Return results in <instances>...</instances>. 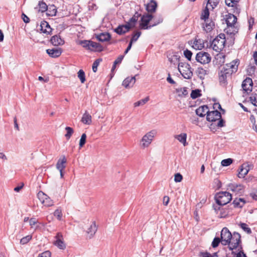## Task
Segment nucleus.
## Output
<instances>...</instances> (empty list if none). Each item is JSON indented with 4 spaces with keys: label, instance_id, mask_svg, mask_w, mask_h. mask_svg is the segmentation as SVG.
I'll list each match as a JSON object with an SVG mask.
<instances>
[{
    "label": "nucleus",
    "instance_id": "6",
    "mask_svg": "<svg viewBox=\"0 0 257 257\" xmlns=\"http://www.w3.org/2000/svg\"><path fill=\"white\" fill-rule=\"evenodd\" d=\"M178 67L179 71L184 78L189 79L192 77L193 72L189 64L180 62Z\"/></svg>",
    "mask_w": 257,
    "mask_h": 257
},
{
    "label": "nucleus",
    "instance_id": "27",
    "mask_svg": "<svg viewBox=\"0 0 257 257\" xmlns=\"http://www.w3.org/2000/svg\"><path fill=\"white\" fill-rule=\"evenodd\" d=\"M110 35L108 33H102L96 36L97 39L100 42H105L108 41L110 39Z\"/></svg>",
    "mask_w": 257,
    "mask_h": 257
},
{
    "label": "nucleus",
    "instance_id": "28",
    "mask_svg": "<svg viewBox=\"0 0 257 257\" xmlns=\"http://www.w3.org/2000/svg\"><path fill=\"white\" fill-rule=\"evenodd\" d=\"M175 138L179 141L181 143L183 144L184 146H186L187 144L186 142L187 134L185 133H182L180 135H176Z\"/></svg>",
    "mask_w": 257,
    "mask_h": 257
},
{
    "label": "nucleus",
    "instance_id": "15",
    "mask_svg": "<svg viewBox=\"0 0 257 257\" xmlns=\"http://www.w3.org/2000/svg\"><path fill=\"white\" fill-rule=\"evenodd\" d=\"M38 31H40L41 33L46 34H49L51 32L52 29L48 22L43 21L38 28Z\"/></svg>",
    "mask_w": 257,
    "mask_h": 257
},
{
    "label": "nucleus",
    "instance_id": "50",
    "mask_svg": "<svg viewBox=\"0 0 257 257\" xmlns=\"http://www.w3.org/2000/svg\"><path fill=\"white\" fill-rule=\"evenodd\" d=\"M86 135L85 134H83L81 137L80 142H79V146L80 147H82L86 142Z\"/></svg>",
    "mask_w": 257,
    "mask_h": 257
},
{
    "label": "nucleus",
    "instance_id": "53",
    "mask_svg": "<svg viewBox=\"0 0 257 257\" xmlns=\"http://www.w3.org/2000/svg\"><path fill=\"white\" fill-rule=\"evenodd\" d=\"M184 55L185 57L189 61L191 59V57L192 55V53L191 51L186 49L184 51Z\"/></svg>",
    "mask_w": 257,
    "mask_h": 257
},
{
    "label": "nucleus",
    "instance_id": "61",
    "mask_svg": "<svg viewBox=\"0 0 257 257\" xmlns=\"http://www.w3.org/2000/svg\"><path fill=\"white\" fill-rule=\"evenodd\" d=\"M37 222L38 221L34 218H32L29 220V224L32 228H33L37 224Z\"/></svg>",
    "mask_w": 257,
    "mask_h": 257
},
{
    "label": "nucleus",
    "instance_id": "62",
    "mask_svg": "<svg viewBox=\"0 0 257 257\" xmlns=\"http://www.w3.org/2000/svg\"><path fill=\"white\" fill-rule=\"evenodd\" d=\"M199 257H213L212 254L207 252H200Z\"/></svg>",
    "mask_w": 257,
    "mask_h": 257
},
{
    "label": "nucleus",
    "instance_id": "20",
    "mask_svg": "<svg viewBox=\"0 0 257 257\" xmlns=\"http://www.w3.org/2000/svg\"><path fill=\"white\" fill-rule=\"evenodd\" d=\"M214 27V23L210 20L205 21L202 26L203 30L207 33L210 32L213 29Z\"/></svg>",
    "mask_w": 257,
    "mask_h": 257
},
{
    "label": "nucleus",
    "instance_id": "51",
    "mask_svg": "<svg viewBox=\"0 0 257 257\" xmlns=\"http://www.w3.org/2000/svg\"><path fill=\"white\" fill-rule=\"evenodd\" d=\"M54 215L55 216L57 217L58 220H60L62 216L61 210L59 209H56L54 212Z\"/></svg>",
    "mask_w": 257,
    "mask_h": 257
},
{
    "label": "nucleus",
    "instance_id": "11",
    "mask_svg": "<svg viewBox=\"0 0 257 257\" xmlns=\"http://www.w3.org/2000/svg\"><path fill=\"white\" fill-rule=\"evenodd\" d=\"M153 17L151 14L143 15L141 18L140 27L142 29H149L153 27L152 25L148 26L149 23L152 20Z\"/></svg>",
    "mask_w": 257,
    "mask_h": 257
},
{
    "label": "nucleus",
    "instance_id": "5",
    "mask_svg": "<svg viewBox=\"0 0 257 257\" xmlns=\"http://www.w3.org/2000/svg\"><path fill=\"white\" fill-rule=\"evenodd\" d=\"M215 199L218 205L223 206L231 201L232 196L231 194L228 192H221L215 195Z\"/></svg>",
    "mask_w": 257,
    "mask_h": 257
},
{
    "label": "nucleus",
    "instance_id": "64",
    "mask_svg": "<svg viewBox=\"0 0 257 257\" xmlns=\"http://www.w3.org/2000/svg\"><path fill=\"white\" fill-rule=\"evenodd\" d=\"M250 196L255 200H257V190L253 191L250 193Z\"/></svg>",
    "mask_w": 257,
    "mask_h": 257
},
{
    "label": "nucleus",
    "instance_id": "47",
    "mask_svg": "<svg viewBox=\"0 0 257 257\" xmlns=\"http://www.w3.org/2000/svg\"><path fill=\"white\" fill-rule=\"evenodd\" d=\"M198 73L200 78L204 77L205 75L208 74V71L202 68H199L198 69Z\"/></svg>",
    "mask_w": 257,
    "mask_h": 257
},
{
    "label": "nucleus",
    "instance_id": "60",
    "mask_svg": "<svg viewBox=\"0 0 257 257\" xmlns=\"http://www.w3.org/2000/svg\"><path fill=\"white\" fill-rule=\"evenodd\" d=\"M221 206L222 205H218V204H217L216 205H213V209L217 215L218 214V213L220 211V210L222 208L221 207Z\"/></svg>",
    "mask_w": 257,
    "mask_h": 257
},
{
    "label": "nucleus",
    "instance_id": "17",
    "mask_svg": "<svg viewBox=\"0 0 257 257\" xmlns=\"http://www.w3.org/2000/svg\"><path fill=\"white\" fill-rule=\"evenodd\" d=\"M131 27V24L127 23L124 25H120L118 26L115 29V32L118 35H122L128 32L130 30Z\"/></svg>",
    "mask_w": 257,
    "mask_h": 257
},
{
    "label": "nucleus",
    "instance_id": "30",
    "mask_svg": "<svg viewBox=\"0 0 257 257\" xmlns=\"http://www.w3.org/2000/svg\"><path fill=\"white\" fill-rule=\"evenodd\" d=\"M90 44V50H91V51L95 50V51H101L102 50V47L99 43H96V42L91 41Z\"/></svg>",
    "mask_w": 257,
    "mask_h": 257
},
{
    "label": "nucleus",
    "instance_id": "34",
    "mask_svg": "<svg viewBox=\"0 0 257 257\" xmlns=\"http://www.w3.org/2000/svg\"><path fill=\"white\" fill-rule=\"evenodd\" d=\"M193 47H194L196 49L201 50L204 47V44L203 43V41L199 39V40H196L194 42V45Z\"/></svg>",
    "mask_w": 257,
    "mask_h": 257
},
{
    "label": "nucleus",
    "instance_id": "9",
    "mask_svg": "<svg viewBox=\"0 0 257 257\" xmlns=\"http://www.w3.org/2000/svg\"><path fill=\"white\" fill-rule=\"evenodd\" d=\"M240 235L237 232H234L232 235L228 247L230 250H232L234 249H236L239 245L241 242Z\"/></svg>",
    "mask_w": 257,
    "mask_h": 257
},
{
    "label": "nucleus",
    "instance_id": "41",
    "mask_svg": "<svg viewBox=\"0 0 257 257\" xmlns=\"http://www.w3.org/2000/svg\"><path fill=\"white\" fill-rule=\"evenodd\" d=\"M240 227L247 233L250 234L251 233V230L249 227H248V225L244 223H241L240 224Z\"/></svg>",
    "mask_w": 257,
    "mask_h": 257
},
{
    "label": "nucleus",
    "instance_id": "24",
    "mask_svg": "<svg viewBox=\"0 0 257 257\" xmlns=\"http://www.w3.org/2000/svg\"><path fill=\"white\" fill-rule=\"evenodd\" d=\"M51 42L54 46L62 45L64 43V41L61 38L60 36H53L51 39Z\"/></svg>",
    "mask_w": 257,
    "mask_h": 257
},
{
    "label": "nucleus",
    "instance_id": "40",
    "mask_svg": "<svg viewBox=\"0 0 257 257\" xmlns=\"http://www.w3.org/2000/svg\"><path fill=\"white\" fill-rule=\"evenodd\" d=\"M78 77L80 79L82 83H83L85 81V73L82 70H80L78 72Z\"/></svg>",
    "mask_w": 257,
    "mask_h": 257
},
{
    "label": "nucleus",
    "instance_id": "55",
    "mask_svg": "<svg viewBox=\"0 0 257 257\" xmlns=\"http://www.w3.org/2000/svg\"><path fill=\"white\" fill-rule=\"evenodd\" d=\"M183 179L182 175L180 173H176L174 176V181L176 182H180Z\"/></svg>",
    "mask_w": 257,
    "mask_h": 257
},
{
    "label": "nucleus",
    "instance_id": "2",
    "mask_svg": "<svg viewBox=\"0 0 257 257\" xmlns=\"http://www.w3.org/2000/svg\"><path fill=\"white\" fill-rule=\"evenodd\" d=\"M206 119L208 121L213 122L210 125V128H213V126L215 125L218 127L224 126L225 121L221 118V113L218 110L207 111Z\"/></svg>",
    "mask_w": 257,
    "mask_h": 257
},
{
    "label": "nucleus",
    "instance_id": "36",
    "mask_svg": "<svg viewBox=\"0 0 257 257\" xmlns=\"http://www.w3.org/2000/svg\"><path fill=\"white\" fill-rule=\"evenodd\" d=\"M37 196H38L39 199L40 200V201L41 202V203L42 204L44 203V201H45V200L48 197L46 194H45L42 191H40L38 193Z\"/></svg>",
    "mask_w": 257,
    "mask_h": 257
},
{
    "label": "nucleus",
    "instance_id": "56",
    "mask_svg": "<svg viewBox=\"0 0 257 257\" xmlns=\"http://www.w3.org/2000/svg\"><path fill=\"white\" fill-rule=\"evenodd\" d=\"M163 18L162 17H159L158 18L154 19V23L152 24L153 27L163 22Z\"/></svg>",
    "mask_w": 257,
    "mask_h": 257
},
{
    "label": "nucleus",
    "instance_id": "18",
    "mask_svg": "<svg viewBox=\"0 0 257 257\" xmlns=\"http://www.w3.org/2000/svg\"><path fill=\"white\" fill-rule=\"evenodd\" d=\"M47 54L52 58L58 57L62 53V49L60 48H53L46 50Z\"/></svg>",
    "mask_w": 257,
    "mask_h": 257
},
{
    "label": "nucleus",
    "instance_id": "59",
    "mask_svg": "<svg viewBox=\"0 0 257 257\" xmlns=\"http://www.w3.org/2000/svg\"><path fill=\"white\" fill-rule=\"evenodd\" d=\"M139 16V15L138 13H136V14L130 20V22L128 23L130 24L131 23L135 24L138 21Z\"/></svg>",
    "mask_w": 257,
    "mask_h": 257
},
{
    "label": "nucleus",
    "instance_id": "42",
    "mask_svg": "<svg viewBox=\"0 0 257 257\" xmlns=\"http://www.w3.org/2000/svg\"><path fill=\"white\" fill-rule=\"evenodd\" d=\"M251 103L254 106H257V94L255 93L251 94L249 97Z\"/></svg>",
    "mask_w": 257,
    "mask_h": 257
},
{
    "label": "nucleus",
    "instance_id": "10",
    "mask_svg": "<svg viewBox=\"0 0 257 257\" xmlns=\"http://www.w3.org/2000/svg\"><path fill=\"white\" fill-rule=\"evenodd\" d=\"M211 57L207 52L201 51L198 53L196 56V60L201 64H207L211 61Z\"/></svg>",
    "mask_w": 257,
    "mask_h": 257
},
{
    "label": "nucleus",
    "instance_id": "3",
    "mask_svg": "<svg viewBox=\"0 0 257 257\" xmlns=\"http://www.w3.org/2000/svg\"><path fill=\"white\" fill-rule=\"evenodd\" d=\"M237 18L233 14L226 15V23L227 26L226 32L229 34H235L238 32V28L235 26Z\"/></svg>",
    "mask_w": 257,
    "mask_h": 257
},
{
    "label": "nucleus",
    "instance_id": "32",
    "mask_svg": "<svg viewBox=\"0 0 257 257\" xmlns=\"http://www.w3.org/2000/svg\"><path fill=\"white\" fill-rule=\"evenodd\" d=\"M209 12L208 8L206 7L202 11L201 19L204 21L209 20Z\"/></svg>",
    "mask_w": 257,
    "mask_h": 257
},
{
    "label": "nucleus",
    "instance_id": "39",
    "mask_svg": "<svg viewBox=\"0 0 257 257\" xmlns=\"http://www.w3.org/2000/svg\"><path fill=\"white\" fill-rule=\"evenodd\" d=\"M201 96L200 90L199 89H195L192 91L191 93V97L192 99H196Z\"/></svg>",
    "mask_w": 257,
    "mask_h": 257
},
{
    "label": "nucleus",
    "instance_id": "23",
    "mask_svg": "<svg viewBox=\"0 0 257 257\" xmlns=\"http://www.w3.org/2000/svg\"><path fill=\"white\" fill-rule=\"evenodd\" d=\"M66 159L65 156L61 157L56 164V168L59 170H63L66 167Z\"/></svg>",
    "mask_w": 257,
    "mask_h": 257
},
{
    "label": "nucleus",
    "instance_id": "46",
    "mask_svg": "<svg viewBox=\"0 0 257 257\" xmlns=\"http://www.w3.org/2000/svg\"><path fill=\"white\" fill-rule=\"evenodd\" d=\"M43 204L47 207L52 206L54 204L53 200L48 196L47 198L44 201Z\"/></svg>",
    "mask_w": 257,
    "mask_h": 257
},
{
    "label": "nucleus",
    "instance_id": "44",
    "mask_svg": "<svg viewBox=\"0 0 257 257\" xmlns=\"http://www.w3.org/2000/svg\"><path fill=\"white\" fill-rule=\"evenodd\" d=\"M220 0H208L207 4H210V6L213 9L219 4Z\"/></svg>",
    "mask_w": 257,
    "mask_h": 257
},
{
    "label": "nucleus",
    "instance_id": "19",
    "mask_svg": "<svg viewBox=\"0 0 257 257\" xmlns=\"http://www.w3.org/2000/svg\"><path fill=\"white\" fill-rule=\"evenodd\" d=\"M136 82V76L126 78L122 82V85L126 88L132 87Z\"/></svg>",
    "mask_w": 257,
    "mask_h": 257
},
{
    "label": "nucleus",
    "instance_id": "45",
    "mask_svg": "<svg viewBox=\"0 0 257 257\" xmlns=\"http://www.w3.org/2000/svg\"><path fill=\"white\" fill-rule=\"evenodd\" d=\"M141 32H136L135 34H134L133 35V37H132V39H131V41L130 42V43H132V44H133V42L137 41L138 40V39H139V38L140 37V36H141Z\"/></svg>",
    "mask_w": 257,
    "mask_h": 257
},
{
    "label": "nucleus",
    "instance_id": "58",
    "mask_svg": "<svg viewBox=\"0 0 257 257\" xmlns=\"http://www.w3.org/2000/svg\"><path fill=\"white\" fill-rule=\"evenodd\" d=\"M51 253L50 251H45L40 254L38 257H51Z\"/></svg>",
    "mask_w": 257,
    "mask_h": 257
},
{
    "label": "nucleus",
    "instance_id": "38",
    "mask_svg": "<svg viewBox=\"0 0 257 257\" xmlns=\"http://www.w3.org/2000/svg\"><path fill=\"white\" fill-rule=\"evenodd\" d=\"M91 41L88 40H82L80 41L79 44L82 46L83 47L88 49L90 50V44Z\"/></svg>",
    "mask_w": 257,
    "mask_h": 257
},
{
    "label": "nucleus",
    "instance_id": "29",
    "mask_svg": "<svg viewBox=\"0 0 257 257\" xmlns=\"http://www.w3.org/2000/svg\"><path fill=\"white\" fill-rule=\"evenodd\" d=\"M245 201L243 198H235L233 201V204L235 207H242L245 203Z\"/></svg>",
    "mask_w": 257,
    "mask_h": 257
},
{
    "label": "nucleus",
    "instance_id": "8",
    "mask_svg": "<svg viewBox=\"0 0 257 257\" xmlns=\"http://www.w3.org/2000/svg\"><path fill=\"white\" fill-rule=\"evenodd\" d=\"M232 234L226 227H224L221 231V243L223 245L229 244Z\"/></svg>",
    "mask_w": 257,
    "mask_h": 257
},
{
    "label": "nucleus",
    "instance_id": "4",
    "mask_svg": "<svg viewBox=\"0 0 257 257\" xmlns=\"http://www.w3.org/2000/svg\"><path fill=\"white\" fill-rule=\"evenodd\" d=\"M225 42V34L221 33L214 39L211 43V46L213 50L219 52L224 48Z\"/></svg>",
    "mask_w": 257,
    "mask_h": 257
},
{
    "label": "nucleus",
    "instance_id": "48",
    "mask_svg": "<svg viewBox=\"0 0 257 257\" xmlns=\"http://www.w3.org/2000/svg\"><path fill=\"white\" fill-rule=\"evenodd\" d=\"M232 163V160L231 159H224L221 161V165L222 166H228Z\"/></svg>",
    "mask_w": 257,
    "mask_h": 257
},
{
    "label": "nucleus",
    "instance_id": "21",
    "mask_svg": "<svg viewBox=\"0 0 257 257\" xmlns=\"http://www.w3.org/2000/svg\"><path fill=\"white\" fill-rule=\"evenodd\" d=\"M249 170V165L243 164H242L238 172V176L239 178H244L246 175L248 173Z\"/></svg>",
    "mask_w": 257,
    "mask_h": 257
},
{
    "label": "nucleus",
    "instance_id": "26",
    "mask_svg": "<svg viewBox=\"0 0 257 257\" xmlns=\"http://www.w3.org/2000/svg\"><path fill=\"white\" fill-rule=\"evenodd\" d=\"M157 7V4L154 0L151 2L146 5V10L149 13L155 12Z\"/></svg>",
    "mask_w": 257,
    "mask_h": 257
},
{
    "label": "nucleus",
    "instance_id": "14",
    "mask_svg": "<svg viewBox=\"0 0 257 257\" xmlns=\"http://www.w3.org/2000/svg\"><path fill=\"white\" fill-rule=\"evenodd\" d=\"M228 187V189L234 192L236 194L240 195L243 192V186L241 184L231 183Z\"/></svg>",
    "mask_w": 257,
    "mask_h": 257
},
{
    "label": "nucleus",
    "instance_id": "12",
    "mask_svg": "<svg viewBox=\"0 0 257 257\" xmlns=\"http://www.w3.org/2000/svg\"><path fill=\"white\" fill-rule=\"evenodd\" d=\"M55 239L54 244L60 249H64L66 248V245L63 241V237L62 233H58L55 236Z\"/></svg>",
    "mask_w": 257,
    "mask_h": 257
},
{
    "label": "nucleus",
    "instance_id": "35",
    "mask_svg": "<svg viewBox=\"0 0 257 257\" xmlns=\"http://www.w3.org/2000/svg\"><path fill=\"white\" fill-rule=\"evenodd\" d=\"M149 100V97L147 96L146 98L142 99L135 103H134V105L135 107L139 106L141 105H143L145 103H146Z\"/></svg>",
    "mask_w": 257,
    "mask_h": 257
},
{
    "label": "nucleus",
    "instance_id": "37",
    "mask_svg": "<svg viewBox=\"0 0 257 257\" xmlns=\"http://www.w3.org/2000/svg\"><path fill=\"white\" fill-rule=\"evenodd\" d=\"M65 130L66 131L67 133L65 134V136L67 140H69L73 134L74 131L72 127L69 126H66L65 127Z\"/></svg>",
    "mask_w": 257,
    "mask_h": 257
},
{
    "label": "nucleus",
    "instance_id": "16",
    "mask_svg": "<svg viewBox=\"0 0 257 257\" xmlns=\"http://www.w3.org/2000/svg\"><path fill=\"white\" fill-rule=\"evenodd\" d=\"M97 230V227L95 221L90 222L88 227L86 229V233L90 238H92L96 233Z\"/></svg>",
    "mask_w": 257,
    "mask_h": 257
},
{
    "label": "nucleus",
    "instance_id": "7",
    "mask_svg": "<svg viewBox=\"0 0 257 257\" xmlns=\"http://www.w3.org/2000/svg\"><path fill=\"white\" fill-rule=\"evenodd\" d=\"M156 134L155 130H152L144 135L141 141V147L143 148H148L151 144Z\"/></svg>",
    "mask_w": 257,
    "mask_h": 257
},
{
    "label": "nucleus",
    "instance_id": "43",
    "mask_svg": "<svg viewBox=\"0 0 257 257\" xmlns=\"http://www.w3.org/2000/svg\"><path fill=\"white\" fill-rule=\"evenodd\" d=\"M32 235H28L25 237H23L20 240V243L22 244H25L27 243L32 239Z\"/></svg>",
    "mask_w": 257,
    "mask_h": 257
},
{
    "label": "nucleus",
    "instance_id": "54",
    "mask_svg": "<svg viewBox=\"0 0 257 257\" xmlns=\"http://www.w3.org/2000/svg\"><path fill=\"white\" fill-rule=\"evenodd\" d=\"M101 60L96 59L93 63L92 70L94 72H96L97 70V67L100 62Z\"/></svg>",
    "mask_w": 257,
    "mask_h": 257
},
{
    "label": "nucleus",
    "instance_id": "33",
    "mask_svg": "<svg viewBox=\"0 0 257 257\" xmlns=\"http://www.w3.org/2000/svg\"><path fill=\"white\" fill-rule=\"evenodd\" d=\"M38 6L39 7V12L44 13L48 10V6L43 1H40L39 2Z\"/></svg>",
    "mask_w": 257,
    "mask_h": 257
},
{
    "label": "nucleus",
    "instance_id": "22",
    "mask_svg": "<svg viewBox=\"0 0 257 257\" xmlns=\"http://www.w3.org/2000/svg\"><path fill=\"white\" fill-rule=\"evenodd\" d=\"M81 121L87 125H90L92 123V117L87 111H85L83 114Z\"/></svg>",
    "mask_w": 257,
    "mask_h": 257
},
{
    "label": "nucleus",
    "instance_id": "63",
    "mask_svg": "<svg viewBox=\"0 0 257 257\" xmlns=\"http://www.w3.org/2000/svg\"><path fill=\"white\" fill-rule=\"evenodd\" d=\"M124 57V56L123 55H120L119 56L114 62L113 63H114V65H117L118 64H120L123 58Z\"/></svg>",
    "mask_w": 257,
    "mask_h": 257
},
{
    "label": "nucleus",
    "instance_id": "25",
    "mask_svg": "<svg viewBox=\"0 0 257 257\" xmlns=\"http://www.w3.org/2000/svg\"><path fill=\"white\" fill-rule=\"evenodd\" d=\"M208 109V107L207 105L200 106L196 109V113L200 117L204 116L206 114L207 115V111H209Z\"/></svg>",
    "mask_w": 257,
    "mask_h": 257
},
{
    "label": "nucleus",
    "instance_id": "31",
    "mask_svg": "<svg viewBox=\"0 0 257 257\" xmlns=\"http://www.w3.org/2000/svg\"><path fill=\"white\" fill-rule=\"evenodd\" d=\"M47 11H48L47 15L49 16H54L56 15L57 9L54 5L50 6L48 7V10Z\"/></svg>",
    "mask_w": 257,
    "mask_h": 257
},
{
    "label": "nucleus",
    "instance_id": "13",
    "mask_svg": "<svg viewBox=\"0 0 257 257\" xmlns=\"http://www.w3.org/2000/svg\"><path fill=\"white\" fill-rule=\"evenodd\" d=\"M252 79L249 77H246L243 81L241 85L243 90L247 93L250 92L252 91Z\"/></svg>",
    "mask_w": 257,
    "mask_h": 257
},
{
    "label": "nucleus",
    "instance_id": "57",
    "mask_svg": "<svg viewBox=\"0 0 257 257\" xmlns=\"http://www.w3.org/2000/svg\"><path fill=\"white\" fill-rule=\"evenodd\" d=\"M178 91L180 93L179 95H182L183 96H186L188 94L187 89L186 87L180 88V89L178 90Z\"/></svg>",
    "mask_w": 257,
    "mask_h": 257
},
{
    "label": "nucleus",
    "instance_id": "1",
    "mask_svg": "<svg viewBox=\"0 0 257 257\" xmlns=\"http://www.w3.org/2000/svg\"><path fill=\"white\" fill-rule=\"evenodd\" d=\"M238 63L237 61H232L228 64H226L221 69L219 73V80L220 83L225 85L227 79L231 77V75L235 73L238 69Z\"/></svg>",
    "mask_w": 257,
    "mask_h": 257
},
{
    "label": "nucleus",
    "instance_id": "52",
    "mask_svg": "<svg viewBox=\"0 0 257 257\" xmlns=\"http://www.w3.org/2000/svg\"><path fill=\"white\" fill-rule=\"evenodd\" d=\"M221 242V239L219 237H215L212 242V246L213 247L215 248L218 246L219 242Z\"/></svg>",
    "mask_w": 257,
    "mask_h": 257
},
{
    "label": "nucleus",
    "instance_id": "49",
    "mask_svg": "<svg viewBox=\"0 0 257 257\" xmlns=\"http://www.w3.org/2000/svg\"><path fill=\"white\" fill-rule=\"evenodd\" d=\"M228 214V212L226 210H225L224 208H222L220 211L217 214L218 217L220 218H224L227 216Z\"/></svg>",
    "mask_w": 257,
    "mask_h": 257
}]
</instances>
